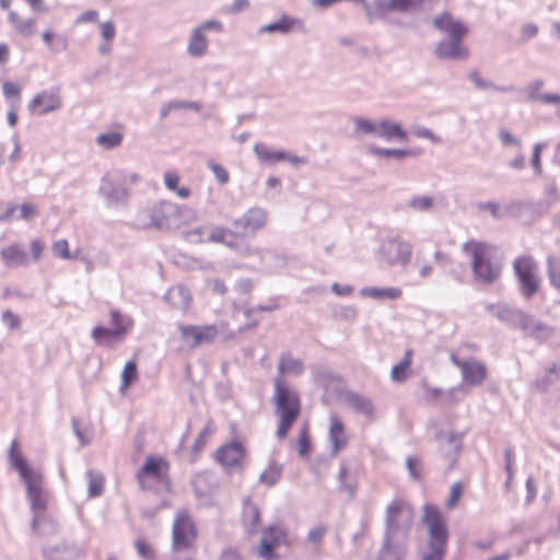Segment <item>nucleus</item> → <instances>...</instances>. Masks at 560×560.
<instances>
[{
	"mask_svg": "<svg viewBox=\"0 0 560 560\" xmlns=\"http://www.w3.org/2000/svg\"><path fill=\"white\" fill-rule=\"evenodd\" d=\"M8 458L10 466L14 469L26 488V499L28 500L33 516L45 513L49 501V493L44 489L43 472L38 468L30 467L26 458L19 451L18 440L11 442Z\"/></svg>",
	"mask_w": 560,
	"mask_h": 560,
	"instance_id": "nucleus-1",
	"label": "nucleus"
},
{
	"mask_svg": "<svg viewBox=\"0 0 560 560\" xmlns=\"http://www.w3.org/2000/svg\"><path fill=\"white\" fill-rule=\"evenodd\" d=\"M463 252L470 256L475 280L481 284H492L501 273V262L494 258L493 248L486 243L466 242Z\"/></svg>",
	"mask_w": 560,
	"mask_h": 560,
	"instance_id": "nucleus-2",
	"label": "nucleus"
},
{
	"mask_svg": "<svg viewBox=\"0 0 560 560\" xmlns=\"http://www.w3.org/2000/svg\"><path fill=\"white\" fill-rule=\"evenodd\" d=\"M273 383L276 413L279 416L276 434L279 440H283L300 415V398L295 392L283 384L280 377H276Z\"/></svg>",
	"mask_w": 560,
	"mask_h": 560,
	"instance_id": "nucleus-3",
	"label": "nucleus"
},
{
	"mask_svg": "<svg viewBox=\"0 0 560 560\" xmlns=\"http://www.w3.org/2000/svg\"><path fill=\"white\" fill-rule=\"evenodd\" d=\"M423 522L428 525L430 540L422 560H443L448 538L444 517L436 506L425 505Z\"/></svg>",
	"mask_w": 560,
	"mask_h": 560,
	"instance_id": "nucleus-4",
	"label": "nucleus"
},
{
	"mask_svg": "<svg viewBox=\"0 0 560 560\" xmlns=\"http://www.w3.org/2000/svg\"><path fill=\"white\" fill-rule=\"evenodd\" d=\"M413 522L411 506L402 501L396 500L386 508L385 513V536L387 538L408 539Z\"/></svg>",
	"mask_w": 560,
	"mask_h": 560,
	"instance_id": "nucleus-5",
	"label": "nucleus"
},
{
	"mask_svg": "<svg viewBox=\"0 0 560 560\" xmlns=\"http://www.w3.org/2000/svg\"><path fill=\"white\" fill-rule=\"evenodd\" d=\"M520 290L525 299L533 298L540 288L538 264L530 256L517 257L513 262Z\"/></svg>",
	"mask_w": 560,
	"mask_h": 560,
	"instance_id": "nucleus-6",
	"label": "nucleus"
},
{
	"mask_svg": "<svg viewBox=\"0 0 560 560\" xmlns=\"http://www.w3.org/2000/svg\"><path fill=\"white\" fill-rule=\"evenodd\" d=\"M198 530L189 513L185 509L176 512L172 528V549L175 552L192 548Z\"/></svg>",
	"mask_w": 560,
	"mask_h": 560,
	"instance_id": "nucleus-7",
	"label": "nucleus"
},
{
	"mask_svg": "<svg viewBox=\"0 0 560 560\" xmlns=\"http://www.w3.org/2000/svg\"><path fill=\"white\" fill-rule=\"evenodd\" d=\"M380 255L388 266H406L411 259L412 245L400 236L387 238L380 246Z\"/></svg>",
	"mask_w": 560,
	"mask_h": 560,
	"instance_id": "nucleus-8",
	"label": "nucleus"
},
{
	"mask_svg": "<svg viewBox=\"0 0 560 560\" xmlns=\"http://www.w3.org/2000/svg\"><path fill=\"white\" fill-rule=\"evenodd\" d=\"M167 463L154 456L147 457L143 466L137 472V479L141 489H151L149 479L160 482L165 490H168L170 482L166 476Z\"/></svg>",
	"mask_w": 560,
	"mask_h": 560,
	"instance_id": "nucleus-9",
	"label": "nucleus"
},
{
	"mask_svg": "<svg viewBox=\"0 0 560 560\" xmlns=\"http://www.w3.org/2000/svg\"><path fill=\"white\" fill-rule=\"evenodd\" d=\"M178 211L179 209L175 203L161 201L144 212V215L149 219L144 225L159 230L171 229L178 223L176 219Z\"/></svg>",
	"mask_w": 560,
	"mask_h": 560,
	"instance_id": "nucleus-10",
	"label": "nucleus"
},
{
	"mask_svg": "<svg viewBox=\"0 0 560 560\" xmlns=\"http://www.w3.org/2000/svg\"><path fill=\"white\" fill-rule=\"evenodd\" d=\"M268 220V211L261 207L249 208L244 214L232 222L235 231L242 235H255L265 228Z\"/></svg>",
	"mask_w": 560,
	"mask_h": 560,
	"instance_id": "nucleus-11",
	"label": "nucleus"
},
{
	"mask_svg": "<svg viewBox=\"0 0 560 560\" xmlns=\"http://www.w3.org/2000/svg\"><path fill=\"white\" fill-rule=\"evenodd\" d=\"M237 231H231L226 228L217 226L211 231L203 228H197L188 232L191 242H212L224 244L231 248H237Z\"/></svg>",
	"mask_w": 560,
	"mask_h": 560,
	"instance_id": "nucleus-12",
	"label": "nucleus"
},
{
	"mask_svg": "<svg viewBox=\"0 0 560 560\" xmlns=\"http://www.w3.org/2000/svg\"><path fill=\"white\" fill-rule=\"evenodd\" d=\"M287 532L280 526H268L261 533L260 545L257 555L264 560L277 558L275 549L287 544Z\"/></svg>",
	"mask_w": 560,
	"mask_h": 560,
	"instance_id": "nucleus-13",
	"label": "nucleus"
},
{
	"mask_svg": "<svg viewBox=\"0 0 560 560\" xmlns=\"http://www.w3.org/2000/svg\"><path fill=\"white\" fill-rule=\"evenodd\" d=\"M62 107L60 89L51 88L37 93L27 105L31 113H37L39 116L59 110Z\"/></svg>",
	"mask_w": 560,
	"mask_h": 560,
	"instance_id": "nucleus-14",
	"label": "nucleus"
},
{
	"mask_svg": "<svg viewBox=\"0 0 560 560\" xmlns=\"http://www.w3.org/2000/svg\"><path fill=\"white\" fill-rule=\"evenodd\" d=\"M451 362L460 370L464 383L479 386L485 381L487 371L482 363L472 359L460 360L456 354H451Z\"/></svg>",
	"mask_w": 560,
	"mask_h": 560,
	"instance_id": "nucleus-15",
	"label": "nucleus"
},
{
	"mask_svg": "<svg viewBox=\"0 0 560 560\" xmlns=\"http://www.w3.org/2000/svg\"><path fill=\"white\" fill-rule=\"evenodd\" d=\"M184 341L191 348L212 342L218 336V329L213 325L208 326H183L180 328Z\"/></svg>",
	"mask_w": 560,
	"mask_h": 560,
	"instance_id": "nucleus-16",
	"label": "nucleus"
},
{
	"mask_svg": "<svg viewBox=\"0 0 560 560\" xmlns=\"http://www.w3.org/2000/svg\"><path fill=\"white\" fill-rule=\"evenodd\" d=\"M489 308L494 317L512 328H518L523 330L526 320H528L529 313H526L517 307H512L506 304L499 303L495 305H490Z\"/></svg>",
	"mask_w": 560,
	"mask_h": 560,
	"instance_id": "nucleus-17",
	"label": "nucleus"
},
{
	"mask_svg": "<svg viewBox=\"0 0 560 560\" xmlns=\"http://www.w3.org/2000/svg\"><path fill=\"white\" fill-rule=\"evenodd\" d=\"M433 52L440 60H465L469 57V50L464 46L460 38H444L440 40Z\"/></svg>",
	"mask_w": 560,
	"mask_h": 560,
	"instance_id": "nucleus-18",
	"label": "nucleus"
},
{
	"mask_svg": "<svg viewBox=\"0 0 560 560\" xmlns=\"http://www.w3.org/2000/svg\"><path fill=\"white\" fill-rule=\"evenodd\" d=\"M432 24L434 28L448 35V38H460L468 34V27L460 20L455 19L451 13L443 12L434 16Z\"/></svg>",
	"mask_w": 560,
	"mask_h": 560,
	"instance_id": "nucleus-19",
	"label": "nucleus"
},
{
	"mask_svg": "<svg viewBox=\"0 0 560 560\" xmlns=\"http://www.w3.org/2000/svg\"><path fill=\"white\" fill-rule=\"evenodd\" d=\"M463 433L450 432L444 435L442 432L436 433V440L439 441V451L442 456L447 458L451 464L455 463L460 450Z\"/></svg>",
	"mask_w": 560,
	"mask_h": 560,
	"instance_id": "nucleus-20",
	"label": "nucleus"
},
{
	"mask_svg": "<svg viewBox=\"0 0 560 560\" xmlns=\"http://www.w3.org/2000/svg\"><path fill=\"white\" fill-rule=\"evenodd\" d=\"M304 30V23L301 19L282 14L279 20L266 24L258 30L259 34L264 33H279L287 35L293 31L302 32Z\"/></svg>",
	"mask_w": 560,
	"mask_h": 560,
	"instance_id": "nucleus-21",
	"label": "nucleus"
},
{
	"mask_svg": "<svg viewBox=\"0 0 560 560\" xmlns=\"http://www.w3.org/2000/svg\"><path fill=\"white\" fill-rule=\"evenodd\" d=\"M245 456V450L240 442H231L217 451V460L226 468L240 466Z\"/></svg>",
	"mask_w": 560,
	"mask_h": 560,
	"instance_id": "nucleus-22",
	"label": "nucleus"
},
{
	"mask_svg": "<svg viewBox=\"0 0 560 560\" xmlns=\"http://www.w3.org/2000/svg\"><path fill=\"white\" fill-rule=\"evenodd\" d=\"M407 540L401 538H387L384 535L383 545L378 551L377 560H404Z\"/></svg>",
	"mask_w": 560,
	"mask_h": 560,
	"instance_id": "nucleus-23",
	"label": "nucleus"
},
{
	"mask_svg": "<svg viewBox=\"0 0 560 560\" xmlns=\"http://www.w3.org/2000/svg\"><path fill=\"white\" fill-rule=\"evenodd\" d=\"M526 336L542 342L550 339L555 334V328L545 322L537 319L534 315H528V320L524 325L523 330Z\"/></svg>",
	"mask_w": 560,
	"mask_h": 560,
	"instance_id": "nucleus-24",
	"label": "nucleus"
},
{
	"mask_svg": "<svg viewBox=\"0 0 560 560\" xmlns=\"http://www.w3.org/2000/svg\"><path fill=\"white\" fill-rule=\"evenodd\" d=\"M329 421L330 425L328 435L331 443V454L337 455L347 445L345 425L336 415H330Z\"/></svg>",
	"mask_w": 560,
	"mask_h": 560,
	"instance_id": "nucleus-25",
	"label": "nucleus"
},
{
	"mask_svg": "<svg viewBox=\"0 0 560 560\" xmlns=\"http://www.w3.org/2000/svg\"><path fill=\"white\" fill-rule=\"evenodd\" d=\"M0 255L3 264L9 268H16L28 264L26 252L18 244L3 248Z\"/></svg>",
	"mask_w": 560,
	"mask_h": 560,
	"instance_id": "nucleus-26",
	"label": "nucleus"
},
{
	"mask_svg": "<svg viewBox=\"0 0 560 560\" xmlns=\"http://www.w3.org/2000/svg\"><path fill=\"white\" fill-rule=\"evenodd\" d=\"M81 551L73 545L59 544L54 547L44 548L47 560H77Z\"/></svg>",
	"mask_w": 560,
	"mask_h": 560,
	"instance_id": "nucleus-27",
	"label": "nucleus"
},
{
	"mask_svg": "<svg viewBox=\"0 0 560 560\" xmlns=\"http://www.w3.org/2000/svg\"><path fill=\"white\" fill-rule=\"evenodd\" d=\"M31 525L33 533L42 537L52 536L58 530V525L55 520L45 513L34 515Z\"/></svg>",
	"mask_w": 560,
	"mask_h": 560,
	"instance_id": "nucleus-28",
	"label": "nucleus"
},
{
	"mask_svg": "<svg viewBox=\"0 0 560 560\" xmlns=\"http://www.w3.org/2000/svg\"><path fill=\"white\" fill-rule=\"evenodd\" d=\"M278 373L281 380L285 374L301 375L304 372V363L301 359L293 358L289 353H282L278 362Z\"/></svg>",
	"mask_w": 560,
	"mask_h": 560,
	"instance_id": "nucleus-29",
	"label": "nucleus"
},
{
	"mask_svg": "<svg viewBox=\"0 0 560 560\" xmlns=\"http://www.w3.org/2000/svg\"><path fill=\"white\" fill-rule=\"evenodd\" d=\"M166 302L178 310H186L191 301L190 292L183 285L171 288L164 295Z\"/></svg>",
	"mask_w": 560,
	"mask_h": 560,
	"instance_id": "nucleus-30",
	"label": "nucleus"
},
{
	"mask_svg": "<svg viewBox=\"0 0 560 560\" xmlns=\"http://www.w3.org/2000/svg\"><path fill=\"white\" fill-rule=\"evenodd\" d=\"M346 402L357 412L368 418L373 416L374 407L370 398L354 392H349L345 396Z\"/></svg>",
	"mask_w": 560,
	"mask_h": 560,
	"instance_id": "nucleus-31",
	"label": "nucleus"
},
{
	"mask_svg": "<svg viewBox=\"0 0 560 560\" xmlns=\"http://www.w3.org/2000/svg\"><path fill=\"white\" fill-rule=\"evenodd\" d=\"M364 11L369 23L383 20L389 12H394L390 0H374L373 4L364 3Z\"/></svg>",
	"mask_w": 560,
	"mask_h": 560,
	"instance_id": "nucleus-32",
	"label": "nucleus"
},
{
	"mask_svg": "<svg viewBox=\"0 0 560 560\" xmlns=\"http://www.w3.org/2000/svg\"><path fill=\"white\" fill-rule=\"evenodd\" d=\"M208 50V39L200 30L194 28L187 45L189 56L199 58Z\"/></svg>",
	"mask_w": 560,
	"mask_h": 560,
	"instance_id": "nucleus-33",
	"label": "nucleus"
},
{
	"mask_svg": "<svg viewBox=\"0 0 560 560\" xmlns=\"http://www.w3.org/2000/svg\"><path fill=\"white\" fill-rule=\"evenodd\" d=\"M378 138H383L387 141L396 138L400 141L407 140V133L400 125L392 120H381L378 126Z\"/></svg>",
	"mask_w": 560,
	"mask_h": 560,
	"instance_id": "nucleus-34",
	"label": "nucleus"
},
{
	"mask_svg": "<svg viewBox=\"0 0 560 560\" xmlns=\"http://www.w3.org/2000/svg\"><path fill=\"white\" fill-rule=\"evenodd\" d=\"M260 521V512L256 504L246 499L243 506V523L249 534L256 533Z\"/></svg>",
	"mask_w": 560,
	"mask_h": 560,
	"instance_id": "nucleus-35",
	"label": "nucleus"
},
{
	"mask_svg": "<svg viewBox=\"0 0 560 560\" xmlns=\"http://www.w3.org/2000/svg\"><path fill=\"white\" fill-rule=\"evenodd\" d=\"M100 192L106 198L109 205L122 203L127 198V190L124 187L114 185L107 180H104Z\"/></svg>",
	"mask_w": 560,
	"mask_h": 560,
	"instance_id": "nucleus-36",
	"label": "nucleus"
},
{
	"mask_svg": "<svg viewBox=\"0 0 560 560\" xmlns=\"http://www.w3.org/2000/svg\"><path fill=\"white\" fill-rule=\"evenodd\" d=\"M9 21L13 24L15 31L24 37H30L35 33V19H21L14 11L9 13Z\"/></svg>",
	"mask_w": 560,
	"mask_h": 560,
	"instance_id": "nucleus-37",
	"label": "nucleus"
},
{
	"mask_svg": "<svg viewBox=\"0 0 560 560\" xmlns=\"http://www.w3.org/2000/svg\"><path fill=\"white\" fill-rule=\"evenodd\" d=\"M360 294L362 296H370L376 300L381 299H389L395 300L401 295V290L399 288H374V287H364L361 289Z\"/></svg>",
	"mask_w": 560,
	"mask_h": 560,
	"instance_id": "nucleus-38",
	"label": "nucleus"
},
{
	"mask_svg": "<svg viewBox=\"0 0 560 560\" xmlns=\"http://www.w3.org/2000/svg\"><path fill=\"white\" fill-rule=\"evenodd\" d=\"M191 485L197 497L207 495L212 488L217 487L213 476L207 472L197 474Z\"/></svg>",
	"mask_w": 560,
	"mask_h": 560,
	"instance_id": "nucleus-39",
	"label": "nucleus"
},
{
	"mask_svg": "<svg viewBox=\"0 0 560 560\" xmlns=\"http://www.w3.org/2000/svg\"><path fill=\"white\" fill-rule=\"evenodd\" d=\"M469 80L475 84V86L479 90H493L498 92H513L515 88L513 85H497L490 80H486L480 78L477 71H472L469 73Z\"/></svg>",
	"mask_w": 560,
	"mask_h": 560,
	"instance_id": "nucleus-40",
	"label": "nucleus"
},
{
	"mask_svg": "<svg viewBox=\"0 0 560 560\" xmlns=\"http://www.w3.org/2000/svg\"><path fill=\"white\" fill-rule=\"evenodd\" d=\"M260 265L266 270H275L283 265V258L276 252L261 249L258 252Z\"/></svg>",
	"mask_w": 560,
	"mask_h": 560,
	"instance_id": "nucleus-41",
	"label": "nucleus"
},
{
	"mask_svg": "<svg viewBox=\"0 0 560 560\" xmlns=\"http://www.w3.org/2000/svg\"><path fill=\"white\" fill-rule=\"evenodd\" d=\"M281 150L272 151L265 143H256L254 145V153L257 159L265 164H275L281 161Z\"/></svg>",
	"mask_w": 560,
	"mask_h": 560,
	"instance_id": "nucleus-42",
	"label": "nucleus"
},
{
	"mask_svg": "<svg viewBox=\"0 0 560 560\" xmlns=\"http://www.w3.org/2000/svg\"><path fill=\"white\" fill-rule=\"evenodd\" d=\"M354 135L362 136V135H371L374 137L378 136V126L380 121H373L371 119L366 118H355L354 119Z\"/></svg>",
	"mask_w": 560,
	"mask_h": 560,
	"instance_id": "nucleus-43",
	"label": "nucleus"
},
{
	"mask_svg": "<svg viewBox=\"0 0 560 560\" xmlns=\"http://www.w3.org/2000/svg\"><path fill=\"white\" fill-rule=\"evenodd\" d=\"M121 328L109 329L103 326H96L92 330V338L97 345H105L109 339L121 337Z\"/></svg>",
	"mask_w": 560,
	"mask_h": 560,
	"instance_id": "nucleus-44",
	"label": "nucleus"
},
{
	"mask_svg": "<svg viewBox=\"0 0 560 560\" xmlns=\"http://www.w3.org/2000/svg\"><path fill=\"white\" fill-rule=\"evenodd\" d=\"M282 475V466L276 462H271L266 470H264L259 477L260 482L275 486Z\"/></svg>",
	"mask_w": 560,
	"mask_h": 560,
	"instance_id": "nucleus-45",
	"label": "nucleus"
},
{
	"mask_svg": "<svg viewBox=\"0 0 560 560\" xmlns=\"http://www.w3.org/2000/svg\"><path fill=\"white\" fill-rule=\"evenodd\" d=\"M86 477L89 480L88 493L90 498L98 497L103 492L104 486V477L100 472H94L93 470H89L86 472Z\"/></svg>",
	"mask_w": 560,
	"mask_h": 560,
	"instance_id": "nucleus-46",
	"label": "nucleus"
},
{
	"mask_svg": "<svg viewBox=\"0 0 560 560\" xmlns=\"http://www.w3.org/2000/svg\"><path fill=\"white\" fill-rule=\"evenodd\" d=\"M370 152L375 156L393 158L397 160H402L413 154L412 150L409 149H383L377 147L371 148Z\"/></svg>",
	"mask_w": 560,
	"mask_h": 560,
	"instance_id": "nucleus-47",
	"label": "nucleus"
},
{
	"mask_svg": "<svg viewBox=\"0 0 560 560\" xmlns=\"http://www.w3.org/2000/svg\"><path fill=\"white\" fill-rule=\"evenodd\" d=\"M435 206V200L430 196H416L408 202V207L417 212L431 211Z\"/></svg>",
	"mask_w": 560,
	"mask_h": 560,
	"instance_id": "nucleus-48",
	"label": "nucleus"
},
{
	"mask_svg": "<svg viewBox=\"0 0 560 560\" xmlns=\"http://www.w3.org/2000/svg\"><path fill=\"white\" fill-rule=\"evenodd\" d=\"M534 206L528 202L514 201L506 203V217L524 219L526 213L533 212Z\"/></svg>",
	"mask_w": 560,
	"mask_h": 560,
	"instance_id": "nucleus-49",
	"label": "nucleus"
},
{
	"mask_svg": "<svg viewBox=\"0 0 560 560\" xmlns=\"http://www.w3.org/2000/svg\"><path fill=\"white\" fill-rule=\"evenodd\" d=\"M122 142V135L119 132L101 133L96 137V143L106 150L115 149Z\"/></svg>",
	"mask_w": 560,
	"mask_h": 560,
	"instance_id": "nucleus-50",
	"label": "nucleus"
},
{
	"mask_svg": "<svg viewBox=\"0 0 560 560\" xmlns=\"http://www.w3.org/2000/svg\"><path fill=\"white\" fill-rule=\"evenodd\" d=\"M411 351H407L405 358L392 369V380L395 382H404L407 377L406 371L411 364Z\"/></svg>",
	"mask_w": 560,
	"mask_h": 560,
	"instance_id": "nucleus-51",
	"label": "nucleus"
},
{
	"mask_svg": "<svg viewBox=\"0 0 560 560\" xmlns=\"http://www.w3.org/2000/svg\"><path fill=\"white\" fill-rule=\"evenodd\" d=\"M110 323L114 326L113 329H122L121 336H125L132 326V319L128 316L121 315L117 310H113L110 312Z\"/></svg>",
	"mask_w": 560,
	"mask_h": 560,
	"instance_id": "nucleus-52",
	"label": "nucleus"
},
{
	"mask_svg": "<svg viewBox=\"0 0 560 560\" xmlns=\"http://www.w3.org/2000/svg\"><path fill=\"white\" fill-rule=\"evenodd\" d=\"M478 208L480 210L489 211L491 213V215L497 220L506 218V203L500 205L498 202L487 201V202H480L478 205Z\"/></svg>",
	"mask_w": 560,
	"mask_h": 560,
	"instance_id": "nucleus-53",
	"label": "nucleus"
},
{
	"mask_svg": "<svg viewBox=\"0 0 560 560\" xmlns=\"http://www.w3.org/2000/svg\"><path fill=\"white\" fill-rule=\"evenodd\" d=\"M558 370L553 364L550 369L547 370L546 374L541 378H537L535 382V386L540 390H546L551 384H553L558 380Z\"/></svg>",
	"mask_w": 560,
	"mask_h": 560,
	"instance_id": "nucleus-54",
	"label": "nucleus"
},
{
	"mask_svg": "<svg viewBox=\"0 0 560 560\" xmlns=\"http://www.w3.org/2000/svg\"><path fill=\"white\" fill-rule=\"evenodd\" d=\"M137 365L133 361H128L121 373V388H126L137 378Z\"/></svg>",
	"mask_w": 560,
	"mask_h": 560,
	"instance_id": "nucleus-55",
	"label": "nucleus"
},
{
	"mask_svg": "<svg viewBox=\"0 0 560 560\" xmlns=\"http://www.w3.org/2000/svg\"><path fill=\"white\" fill-rule=\"evenodd\" d=\"M548 276L551 284L560 290V262L553 258L548 257Z\"/></svg>",
	"mask_w": 560,
	"mask_h": 560,
	"instance_id": "nucleus-56",
	"label": "nucleus"
},
{
	"mask_svg": "<svg viewBox=\"0 0 560 560\" xmlns=\"http://www.w3.org/2000/svg\"><path fill=\"white\" fill-rule=\"evenodd\" d=\"M207 166L211 170V172L215 176L217 180L221 185H224L229 182V179H230L229 172L222 165H220L213 161H208Z\"/></svg>",
	"mask_w": 560,
	"mask_h": 560,
	"instance_id": "nucleus-57",
	"label": "nucleus"
},
{
	"mask_svg": "<svg viewBox=\"0 0 560 560\" xmlns=\"http://www.w3.org/2000/svg\"><path fill=\"white\" fill-rule=\"evenodd\" d=\"M421 466L419 458L412 456L407 457L406 467L412 479L419 480L421 478Z\"/></svg>",
	"mask_w": 560,
	"mask_h": 560,
	"instance_id": "nucleus-58",
	"label": "nucleus"
},
{
	"mask_svg": "<svg viewBox=\"0 0 560 560\" xmlns=\"http://www.w3.org/2000/svg\"><path fill=\"white\" fill-rule=\"evenodd\" d=\"M52 254L56 257L62 258V259H70L72 256L69 252V245L66 240H59L54 243L52 245Z\"/></svg>",
	"mask_w": 560,
	"mask_h": 560,
	"instance_id": "nucleus-59",
	"label": "nucleus"
},
{
	"mask_svg": "<svg viewBox=\"0 0 560 560\" xmlns=\"http://www.w3.org/2000/svg\"><path fill=\"white\" fill-rule=\"evenodd\" d=\"M101 36L104 42H113L116 36V27L112 21L100 24Z\"/></svg>",
	"mask_w": 560,
	"mask_h": 560,
	"instance_id": "nucleus-60",
	"label": "nucleus"
},
{
	"mask_svg": "<svg viewBox=\"0 0 560 560\" xmlns=\"http://www.w3.org/2000/svg\"><path fill=\"white\" fill-rule=\"evenodd\" d=\"M420 0H390L394 12H408L416 8Z\"/></svg>",
	"mask_w": 560,
	"mask_h": 560,
	"instance_id": "nucleus-61",
	"label": "nucleus"
},
{
	"mask_svg": "<svg viewBox=\"0 0 560 560\" xmlns=\"http://www.w3.org/2000/svg\"><path fill=\"white\" fill-rule=\"evenodd\" d=\"M462 494V483L459 481H456L451 487V493L446 501V508L447 509H454L460 498Z\"/></svg>",
	"mask_w": 560,
	"mask_h": 560,
	"instance_id": "nucleus-62",
	"label": "nucleus"
},
{
	"mask_svg": "<svg viewBox=\"0 0 560 560\" xmlns=\"http://www.w3.org/2000/svg\"><path fill=\"white\" fill-rule=\"evenodd\" d=\"M298 452H299L300 456H305L310 452V439H308L306 428H303L300 431L299 441H298Z\"/></svg>",
	"mask_w": 560,
	"mask_h": 560,
	"instance_id": "nucleus-63",
	"label": "nucleus"
},
{
	"mask_svg": "<svg viewBox=\"0 0 560 560\" xmlns=\"http://www.w3.org/2000/svg\"><path fill=\"white\" fill-rule=\"evenodd\" d=\"M1 319L12 330L19 329L21 326L20 317L10 310L2 313Z\"/></svg>",
	"mask_w": 560,
	"mask_h": 560,
	"instance_id": "nucleus-64",
	"label": "nucleus"
}]
</instances>
